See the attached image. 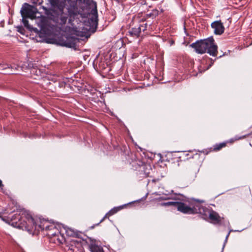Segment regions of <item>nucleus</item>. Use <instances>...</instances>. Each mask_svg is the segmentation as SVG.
Wrapping results in <instances>:
<instances>
[{
  "mask_svg": "<svg viewBox=\"0 0 252 252\" xmlns=\"http://www.w3.org/2000/svg\"><path fill=\"white\" fill-rule=\"evenodd\" d=\"M83 2L89 9L78 8L76 2L71 1L66 7L67 12L64 11L65 5L60 6L59 8H47L44 7L45 14L58 26H64L68 20V23L72 25V22H84L85 25L89 26L90 30L94 32L98 25V14L96 2L93 0H83Z\"/></svg>",
  "mask_w": 252,
  "mask_h": 252,
  "instance_id": "nucleus-1",
  "label": "nucleus"
},
{
  "mask_svg": "<svg viewBox=\"0 0 252 252\" xmlns=\"http://www.w3.org/2000/svg\"><path fill=\"white\" fill-rule=\"evenodd\" d=\"M190 46L198 54H202L207 52L212 56H217L218 46L215 44V40L212 36L197 41L192 43Z\"/></svg>",
  "mask_w": 252,
  "mask_h": 252,
  "instance_id": "nucleus-2",
  "label": "nucleus"
},
{
  "mask_svg": "<svg viewBox=\"0 0 252 252\" xmlns=\"http://www.w3.org/2000/svg\"><path fill=\"white\" fill-rule=\"evenodd\" d=\"M176 208L177 210L185 214H195L201 213V210L204 211V208L200 205L196 204L194 202H186L177 201Z\"/></svg>",
  "mask_w": 252,
  "mask_h": 252,
  "instance_id": "nucleus-3",
  "label": "nucleus"
},
{
  "mask_svg": "<svg viewBox=\"0 0 252 252\" xmlns=\"http://www.w3.org/2000/svg\"><path fill=\"white\" fill-rule=\"evenodd\" d=\"M25 214L23 213L22 216H20V213L19 214H16L11 218L12 223L15 224V226L23 229H29L34 225V219L31 216H28L25 218Z\"/></svg>",
  "mask_w": 252,
  "mask_h": 252,
  "instance_id": "nucleus-4",
  "label": "nucleus"
},
{
  "mask_svg": "<svg viewBox=\"0 0 252 252\" xmlns=\"http://www.w3.org/2000/svg\"><path fill=\"white\" fill-rule=\"evenodd\" d=\"M158 15V11L157 10H154L152 12L147 14L141 19V23L138 26L139 29L140 28V32H144L147 30L148 26H150L152 24V21Z\"/></svg>",
  "mask_w": 252,
  "mask_h": 252,
  "instance_id": "nucleus-5",
  "label": "nucleus"
},
{
  "mask_svg": "<svg viewBox=\"0 0 252 252\" xmlns=\"http://www.w3.org/2000/svg\"><path fill=\"white\" fill-rule=\"evenodd\" d=\"M37 12V9L35 6L27 3H25L23 4L21 10L22 18H29L32 19L35 18Z\"/></svg>",
  "mask_w": 252,
  "mask_h": 252,
  "instance_id": "nucleus-6",
  "label": "nucleus"
},
{
  "mask_svg": "<svg viewBox=\"0 0 252 252\" xmlns=\"http://www.w3.org/2000/svg\"><path fill=\"white\" fill-rule=\"evenodd\" d=\"M68 247V252H85L81 241L71 240Z\"/></svg>",
  "mask_w": 252,
  "mask_h": 252,
  "instance_id": "nucleus-7",
  "label": "nucleus"
},
{
  "mask_svg": "<svg viewBox=\"0 0 252 252\" xmlns=\"http://www.w3.org/2000/svg\"><path fill=\"white\" fill-rule=\"evenodd\" d=\"M211 27L214 29V33L216 34L221 35L224 32V27L220 20L216 21L211 24Z\"/></svg>",
  "mask_w": 252,
  "mask_h": 252,
  "instance_id": "nucleus-8",
  "label": "nucleus"
},
{
  "mask_svg": "<svg viewBox=\"0 0 252 252\" xmlns=\"http://www.w3.org/2000/svg\"><path fill=\"white\" fill-rule=\"evenodd\" d=\"M209 218L213 224H220L221 223V217L218 213L214 210H211L209 211Z\"/></svg>",
  "mask_w": 252,
  "mask_h": 252,
  "instance_id": "nucleus-9",
  "label": "nucleus"
},
{
  "mask_svg": "<svg viewBox=\"0 0 252 252\" xmlns=\"http://www.w3.org/2000/svg\"><path fill=\"white\" fill-rule=\"evenodd\" d=\"M66 233L68 236L79 238L84 240V234L77 230L71 228H68L66 230Z\"/></svg>",
  "mask_w": 252,
  "mask_h": 252,
  "instance_id": "nucleus-10",
  "label": "nucleus"
},
{
  "mask_svg": "<svg viewBox=\"0 0 252 252\" xmlns=\"http://www.w3.org/2000/svg\"><path fill=\"white\" fill-rule=\"evenodd\" d=\"M123 208V207H120L118 208H114L112 209H111L110 211H109L108 213L106 214V215L104 216V217L100 220V221L97 224L91 226V229H93L94 228L95 226L98 225L100 223L103 222L105 219L108 218L109 217H110L112 215H113L115 213H116L117 212H118L119 210H120L121 209Z\"/></svg>",
  "mask_w": 252,
  "mask_h": 252,
  "instance_id": "nucleus-11",
  "label": "nucleus"
},
{
  "mask_svg": "<svg viewBox=\"0 0 252 252\" xmlns=\"http://www.w3.org/2000/svg\"><path fill=\"white\" fill-rule=\"evenodd\" d=\"M42 229L43 230L45 229L46 230H47L48 232L47 235L49 236H55L57 235V233H59L58 230L54 225H46Z\"/></svg>",
  "mask_w": 252,
  "mask_h": 252,
  "instance_id": "nucleus-12",
  "label": "nucleus"
},
{
  "mask_svg": "<svg viewBox=\"0 0 252 252\" xmlns=\"http://www.w3.org/2000/svg\"><path fill=\"white\" fill-rule=\"evenodd\" d=\"M40 30L45 33H49L50 31V27L48 24V21L45 19L41 20L40 23Z\"/></svg>",
  "mask_w": 252,
  "mask_h": 252,
  "instance_id": "nucleus-13",
  "label": "nucleus"
},
{
  "mask_svg": "<svg viewBox=\"0 0 252 252\" xmlns=\"http://www.w3.org/2000/svg\"><path fill=\"white\" fill-rule=\"evenodd\" d=\"M89 249L91 252H104L103 248L97 245L95 241H92L90 243Z\"/></svg>",
  "mask_w": 252,
  "mask_h": 252,
  "instance_id": "nucleus-14",
  "label": "nucleus"
},
{
  "mask_svg": "<svg viewBox=\"0 0 252 252\" xmlns=\"http://www.w3.org/2000/svg\"><path fill=\"white\" fill-rule=\"evenodd\" d=\"M128 33L131 37L138 38L141 33L140 28L139 29L138 27L133 28L128 31Z\"/></svg>",
  "mask_w": 252,
  "mask_h": 252,
  "instance_id": "nucleus-15",
  "label": "nucleus"
},
{
  "mask_svg": "<svg viewBox=\"0 0 252 252\" xmlns=\"http://www.w3.org/2000/svg\"><path fill=\"white\" fill-rule=\"evenodd\" d=\"M51 4L52 7L51 8H59L60 6L65 5V3L63 1H60L59 0H48Z\"/></svg>",
  "mask_w": 252,
  "mask_h": 252,
  "instance_id": "nucleus-16",
  "label": "nucleus"
},
{
  "mask_svg": "<svg viewBox=\"0 0 252 252\" xmlns=\"http://www.w3.org/2000/svg\"><path fill=\"white\" fill-rule=\"evenodd\" d=\"M227 143H228V141L222 142L219 144H216L213 146V150L212 151L215 152L220 151L222 148L225 147Z\"/></svg>",
  "mask_w": 252,
  "mask_h": 252,
  "instance_id": "nucleus-17",
  "label": "nucleus"
},
{
  "mask_svg": "<svg viewBox=\"0 0 252 252\" xmlns=\"http://www.w3.org/2000/svg\"><path fill=\"white\" fill-rule=\"evenodd\" d=\"M177 201H169L167 202L161 203L160 205L161 206H173L176 208Z\"/></svg>",
  "mask_w": 252,
  "mask_h": 252,
  "instance_id": "nucleus-18",
  "label": "nucleus"
},
{
  "mask_svg": "<svg viewBox=\"0 0 252 252\" xmlns=\"http://www.w3.org/2000/svg\"><path fill=\"white\" fill-rule=\"evenodd\" d=\"M152 171V169L150 166V165H146L145 166V168L144 170V174L146 175L147 177H151V172Z\"/></svg>",
  "mask_w": 252,
  "mask_h": 252,
  "instance_id": "nucleus-19",
  "label": "nucleus"
},
{
  "mask_svg": "<svg viewBox=\"0 0 252 252\" xmlns=\"http://www.w3.org/2000/svg\"><path fill=\"white\" fill-rule=\"evenodd\" d=\"M27 18H23L22 22H23V24H24L25 27L29 28V21L27 19Z\"/></svg>",
  "mask_w": 252,
  "mask_h": 252,
  "instance_id": "nucleus-20",
  "label": "nucleus"
},
{
  "mask_svg": "<svg viewBox=\"0 0 252 252\" xmlns=\"http://www.w3.org/2000/svg\"><path fill=\"white\" fill-rule=\"evenodd\" d=\"M184 155L187 157V159H189L190 158H193V156L192 155L189 156V153H184Z\"/></svg>",
  "mask_w": 252,
  "mask_h": 252,
  "instance_id": "nucleus-21",
  "label": "nucleus"
},
{
  "mask_svg": "<svg viewBox=\"0 0 252 252\" xmlns=\"http://www.w3.org/2000/svg\"><path fill=\"white\" fill-rule=\"evenodd\" d=\"M12 68V66L11 65L9 64H6L5 65V66L3 67V69H6V68Z\"/></svg>",
  "mask_w": 252,
  "mask_h": 252,
  "instance_id": "nucleus-22",
  "label": "nucleus"
},
{
  "mask_svg": "<svg viewBox=\"0 0 252 252\" xmlns=\"http://www.w3.org/2000/svg\"><path fill=\"white\" fill-rule=\"evenodd\" d=\"M230 232H231V231H230L228 233V234H227V235H226V236L225 240V241H224V245L225 244V243H226L227 242V239H228V237H229V235H230Z\"/></svg>",
  "mask_w": 252,
  "mask_h": 252,
  "instance_id": "nucleus-23",
  "label": "nucleus"
},
{
  "mask_svg": "<svg viewBox=\"0 0 252 252\" xmlns=\"http://www.w3.org/2000/svg\"><path fill=\"white\" fill-rule=\"evenodd\" d=\"M3 187V185L2 184V181L0 180V188Z\"/></svg>",
  "mask_w": 252,
  "mask_h": 252,
  "instance_id": "nucleus-24",
  "label": "nucleus"
},
{
  "mask_svg": "<svg viewBox=\"0 0 252 252\" xmlns=\"http://www.w3.org/2000/svg\"><path fill=\"white\" fill-rule=\"evenodd\" d=\"M233 142H234V140H232V139H231V140H230V142L231 143H232Z\"/></svg>",
  "mask_w": 252,
  "mask_h": 252,
  "instance_id": "nucleus-25",
  "label": "nucleus"
},
{
  "mask_svg": "<svg viewBox=\"0 0 252 252\" xmlns=\"http://www.w3.org/2000/svg\"><path fill=\"white\" fill-rule=\"evenodd\" d=\"M8 73H9V74H14V73H13L12 72H8Z\"/></svg>",
  "mask_w": 252,
  "mask_h": 252,
  "instance_id": "nucleus-26",
  "label": "nucleus"
},
{
  "mask_svg": "<svg viewBox=\"0 0 252 252\" xmlns=\"http://www.w3.org/2000/svg\"><path fill=\"white\" fill-rule=\"evenodd\" d=\"M245 137H246V136H243L242 138H245Z\"/></svg>",
  "mask_w": 252,
  "mask_h": 252,
  "instance_id": "nucleus-27",
  "label": "nucleus"
},
{
  "mask_svg": "<svg viewBox=\"0 0 252 252\" xmlns=\"http://www.w3.org/2000/svg\"><path fill=\"white\" fill-rule=\"evenodd\" d=\"M1 217V216H0V218Z\"/></svg>",
  "mask_w": 252,
  "mask_h": 252,
  "instance_id": "nucleus-28",
  "label": "nucleus"
}]
</instances>
